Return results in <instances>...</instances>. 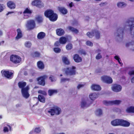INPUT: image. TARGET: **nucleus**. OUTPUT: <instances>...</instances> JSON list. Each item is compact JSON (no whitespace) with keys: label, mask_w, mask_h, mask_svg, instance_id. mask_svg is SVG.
I'll return each instance as SVG.
<instances>
[{"label":"nucleus","mask_w":134,"mask_h":134,"mask_svg":"<svg viewBox=\"0 0 134 134\" xmlns=\"http://www.w3.org/2000/svg\"><path fill=\"white\" fill-rule=\"evenodd\" d=\"M19 88H21V92L23 97L26 98H29L30 94L29 93V91L30 89L29 86H27L25 87L26 85V83L25 82L20 81L18 84Z\"/></svg>","instance_id":"1"},{"label":"nucleus","mask_w":134,"mask_h":134,"mask_svg":"<svg viewBox=\"0 0 134 134\" xmlns=\"http://www.w3.org/2000/svg\"><path fill=\"white\" fill-rule=\"evenodd\" d=\"M44 16L48 18L51 21H56L58 18L57 14L52 9H48L45 11L44 13Z\"/></svg>","instance_id":"2"},{"label":"nucleus","mask_w":134,"mask_h":134,"mask_svg":"<svg viewBox=\"0 0 134 134\" xmlns=\"http://www.w3.org/2000/svg\"><path fill=\"white\" fill-rule=\"evenodd\" d=\"M65 72L68 76H74L76 74V68L74 66L68 67L64 69Z\"/></svg>","instance_id":"3"},{"label":"nucleus","mask_w":134,"mask_h":134,"mask_svg":"<svg viewBox=\"0 0 134 134\" xmlns=\"http://www.w3.org/2000/svg\"><path fill=\"white\" fill-rule=\"evenodd\" d=\"M100 32L98 30L94 29L91 32H88L87 33V35L90 38H92L94 35L97 39H99L100 37Z\"/></svg>","instance_id":"4"},{"label":"nucleus","mask_w":134,"mask_h":134,"mask_svg":"<svg viewBox=\"0 0 134 134\" xmlns=\"http://www.w3.org/2000/svg\"><path fill=\"white\" fill-rule=\"evenodd\" d=\"M48 78V76L46 75L40 76L37 78L38 84L42 86L45 85V80Z\"/></svg>","instance_id":"5"},{"label":"nucleus","mask_w":134,"mask_h":134,"mask_svg":"<svg viewBox=\"0 0 134 134\" xmlns=\"http://www.w3.org/2000/svg\"><path fill=\"white\" fill-rule=\"evenodd\" d=\"M48 112L51 115L53 116L55 114L59 115L61 112V110L60 108L58 107H54L53 108L50 109Z\"/></svg>","instance_id":"6"},{"label":"nucleus","mask_w":134,"mask_h":134,"mask_svg":"<svg viewBox=\"0 0 134 134\" xmlns=\"http://www.w3.org/2000/svg\"><path fill=\"white\" fill-rule=\"evenodd\" d=\"M36 26V24L34 20H30L27 21L26 26L28 30H31L34 29Z\"/></svg>","instance_id":"7"},{"label":"nucleus","mask_w":134,"mask_h":134,"mask_svg":"<svg viewBox=\"0 0 134 134\" xmlns=\"http://www.w3.org/2000/svg\"><path fill=\"white\" fill-rule=\"evenodd\" d=\"M32 5L36 6L40 8H43L44 7V4L40 0H34L31 3Z\"/></svg>","instance_id":"8"},{"label":"nucleus","mask_w":134,"mask_h":134,"mask_svg":"<svg viewBox=\"0 0 134 134\" xmlns=\"http://www.w3.org/2000/svg\"><path fill=\"white\" fill-rule=\"evenodd\" d=\"M1 72L6 78L8 79H12L14 73L9 70L2 71Z\"/></svg>","instance_id":"9"},{"label":"nucleus","mask_w":134,"mask_h":134,"mask_svg":"<svg viewBox=\"0 0 134 134\" xmlns=\"http://www.w3.org/2000/svg\"><path fill=\"white\" fill-rule=\"evenodd\" d=\"M10 60L14 63L17 64L20 62L21 58L18 55H12L10 57Z\"/></svg>","instance_id":"10"},{"label":"nucleus","mask_w":134,"mask_h":134,"mask_svg":"<svg viewBox=\"0 0 134 134\" xmlns=\"http://www.w3.org/2000/svg\"><path fill=\"white\" fill-rule=\"evenodd\" d=\"M121 101L119 100H115L111 101H107V100H104L103 103L104 104L106 105H113L114 104L119 105L121 102Z\"/></svg>","instance_id":"11"},{"label":"nucleus","mask_w":134,"mask_h":134,"mask_svg":"<svg viewBox=\"0 0 134 134\" xmlns=\"http://www.w3.org/2000/svg\"><path fill=\"white\" fill-rule=\"evenodd\" d=\"M101 80L104 82L108 84L111 83L113 81L111 77L107 76L104 75L101 77Z\"/></svg>","instance_id":"12"},{"label":"nucleus","mask_w":134,"mask_h":134,"mask_svg":"<svg viewBox=\"0 0 134 134\" xmlns=\"http://www.w3.org/2000/svg\"><path fill=\"white\" fill-rule=\"evenodd\" d=\"M127 23L129 24V26H130V34L132 35V31L134 28V18H131L128 19Z\"/></svg>","instance_id":"13"},{"label":"nucleus","mask_w":134,"mask_h":134,"mask_svg":"<svg viewBox=\"0 0 134 134\" xmlns=\"http://www.w3.org/2000/svg\"><path fill=\"white\" fill-rule=\"evenodd\" d=\"M32 13V11L29 8H26L23 12V13L24 15V18L26 19L28 18L29 16L28 15L26 16L25 14H27L31 15Z\"/></svg>","instance_id":"14"},{"label":"nucleus","mask_w":134,"mask_h":134,"mask_svg":"<svg viewBox=\"0 0 134 134\" xmlns=\"http://www.w3.org/2000/svg\"><path fill=\"white\" fill-rule=\"evenodd\" d=\"M122 88V87L120 85L116 84L113 85L112 88V90L116 92L120 91Z\"/></svg>","instance_id":"15"},{"label":"nucleus","mask_w":134,"mask_h":134,"mask_svg":"<svg viewBox=\"0 0 134 134\" xmlns=\"http://www.w3.org/2000/svg\"><path fill=\"white\" fill-rule=\"evenodd\" d=\"M130 125V123L125 120L120 119V126L125 127H129Z\"/></svg>","instance_id":"16"},{"label":"nucleus","mask_w":134,"mask_h":134,"mask_svg":"<svg viewBox=\"0 0 134 134\" xmlns=\"http://www.w3.org/2000/svg\"><path fill=\"white\" fill-rule=\"evenodd\" d=\"M73 59L75 62L76 63H79L82 62V59L80 57L79 55L75 54L73 56Z\"/></svg>","instance_id":"17"},{"label":"nucleus","mask_w":134,"mask_h":134,"mask_svg":"<svg viewBox=\"0 0 134 134\" xmlns=\"http://www.w3.org/2000/svg\"><path fill=\"white\" fill-rule=\"evenodd\" d=\"M67 29L68 31L74 33L76 34H77L79 32V30L71 26H68L67 27Z\"/></svg>","instance_id":"18"},{"label":"nucleus","mask_w":134,"mask_h":134,"mask_svg":"<svg viewBox=\"0 0 134 134\" xmlns=\"http://www.w3.org/2000/svg\"><path fill=\"white\" fill-rule=\"evenodd\" d=\"M120 119H116L111 122V124L113 126H120Z\"/></svg>","instance_id":"19"},{"label":"nucleus","mask_w":134,"mask_h":134,"mask_svg":"<svg viewBox=\"0 0 134 134\" xmlns=\"http://www.w3.org/2000/svg\"><path fill=\"white\" fill-rule=\"evenodd\" d=\"M57 35L59 36L63 35L65 33L64 30L62 28L57 29L56 30Z\"/></svg>","instance_id":"20"},{"label":"nucleus","mask_w":134,"mask_h":134,"mask_svg":"<svg viewBox=\"0 0 134 134\" xmlns=\"http://www.w3.org/2000/svg\"><path fill=\"white\" fill-rule=\"evenodd\" d=\"M37 66L38 69L42 70L44 69L45 68L44 65L43 63L41 61H39L37 62Z\"/></svg>","instance_id":"21"},{"label":"nucleus","mask_w":134,"mask_h":134,"mask_svg":"<svg viewBox=\"0 0 134 134\" xmlns=\"http://www.w3.org/2000/svg\"><path fill=\"white\" fill-rule=\"evenodd\" d=\"M91 87L92 90L94 91H100L101 89V88L99 85H97L93 84Z\"/></svg>","instance_id":"22"},{"label":"nucleus","mask_w":134,"mask_h":134,"mask_svg":"<svg viewBox=\"0 0 134 134\" xmlns=\"http://www.w3.org/2000/svg\"><path fill=\"white\" fill-rule=\"evenodd\" d=\"M17 35L15 37V39L18 40L21 38L23 36V34L22 32L20 29H17Z\"/></svg>","instance_id":"23"},{"label":"nucleus","mask_w":134,"mask_h":134,"mask_svg":"<svg viewBox=\"0 0 134 134\" xmlns=\"http://www.w3.org/2000/svg\"><path fill=\"white\" fill-rule=\"evenodd\" d=\"M48 95L51 96L57 94L58 91L57 90L49 89L48 90Z\"/></svg>","instance_id":"24"},{"label":"nucleus","mask_w":134,"mask_h":134,"mask_svg":"<svg viewBox=\"0 0 134 134\" xmlns=\"http://www.w3.org/2000/svg\"><path fill=\"white\" fill-rule=\"evenodd\" d=\"M99 94L96 93H93L89 95V97L92 100H94L98 97Z\"/></svg>","instance_id":"25"},{"label":"nucleus","mask_w":134,"mask_h":134,"mask_svg":"<svg viewBox=\"0 0 134 134\" xmlns=\"http://www.w3.org/2000/svg\"><path fill=\"white\" fill-rule=\"evenodd\" d=\"M7 5L8 7L11 9H14L15 7V4L11 1L8 2L7 3Z\"/></svg>","instance_id":"26"},{"label":"nucleus","mask_w":134,"mask_h":134,"mask_svg":"<svg viewBox=\"0 0 134 134\" xmlns=\"http://www.w3.org/2000/svg\"><path fill=\"white\" fill-rule=\"evenodd\" d=\"M58 9L59 11L63 14L65 15L68 13L67 9L64 7H59Z\"/></svg>","instance_id":"27"},{"label":"nucleus","mask_w":134,"mask_h":134,"mask_svg":"<svg viewBox=\"0 0 134 134\" xmlns=\"http://www.w3.org/2000/svg\"><path fill=\"white\" fill-rule=\"evenodd\" d=\"M46 36L45 33L42 32L39 33L37 35V38L39 39H42L44 38Z\"/></svg>","instance_id":"28"},{"label":"nucleus","mask_w":134,"mask_h":134,"mask_svg":"<svg viewBox=\"0 0 134 134\" xmlns=\"http://www.w3.org/2000/svg\"><path fill=\"white\" fill-rule=\"evenodd\" d=\"M124 31V29H121V28H118L117 30V36L119 37L120 36H123Z\"/></svg>","instance_id":"29"},{"label":"nucleus","mask_w":134,"mask_h":134,"mask_svg":"<svg viewBox=\"0 0 134 134\" xmlns=\"http://www.w3.org/2000/svg\"><path fill=\"white\" fill-rule=\"evenodd\" d=\"M59 41L60 44H65L67 42V38L65 37L62 36L59 38Z\"/></svg>","instance_id":"30"},{"label":"nucleus","mask_w":134,"mask_h":134,"mask_svg":"<svg viewBox=\"0 0 134 134\" xmlns=\"http://www.w3.org/2000/svg\"><path fill=\"white\" fill-rule=\"evenodd\" d=\"M38 100L41 102L44 103L46 102V99L41 94H39L38 96Z\"/></svg>","instance_id":"31"},{"label":"nucleus","mask_w":134,"mask_h":134,"mask_svg":"<svg viewBox=\"0 0 134 134\" xmlns=\"http://www.w3.org/2000/svg\"><path fill=\"white\" fill-rule=\"evenodd\" d=\"M62 60L63 63L65 65H68L70 63V62L68 58L66 57L63 56Z\"/></svg>","instance_id":"32"},{"label":"nucleus","mask_w":134,"mask_h":134,"mask_svg":"<svg viewBox=\"0 0 134 134\" xmlns=\"http://www.w3.org/2000/svg\"><path fill=\"white\" fill-rule=\"evenodd\" d=\"M40 53L36 51L31 54V55L33 58L39 57L40 55Z\"/></svg>","instance_id":"33"},{"label":"nucleus","mask_w":134,"mask_h":134,"mask_svg":"<svg viewBox=\"0 0 134 134\" xmlns=\"http://www.w3.org/2000/svg\"><path fill=\"white\" fill-rule=\"evenodd\" d=\"M126 111L128 113H134V107L131 106L127 108Z\"/></svg>","instance_id":"34"},{"label":"nucleus","mask_w":134,"mask_h":134,"mask_svg":"<svg viewBox=\"0 0 134 134\" xmlns=\"http://www.w3.org/2000/svg\"><path fill=\"white\" fill-rule=\"evenodd\" d=\"M90 104H87V102L83 100H82L81 103V107L82 108H83L85 107H88L90 106Z\"/></svg>","instance_id":"35"},{"label":"nucleus","mask_w":134,"mask_h":134,"mask_svg":"<svg viewBox=\"0 0 134 134\" xmlns=\"http://www.w3.org/2000/svg\"><path fill=\"white\" fill-rule=\"evenodd\" d=\"M38 93L42 94L43 96H46L47 95V93L45 91L40 90L38 91Z\"/></svg>","instance_id":"36"},{"label":"nucleus","mask_w":134,"mask_h":134,"mask_svg":"<svg viewBox=\"0 0 134 134\" xmlns=\"http://www.w3.org/2000/svg\"><path fill=\"white\" fill-rule=\"evenodd\" d=\"M36 19L38 23H41L43 21V19L42 17L40 16H38L36 18Z\"/></svg>","instance_id":"37"},{"label":"nucleus","mask_w":134,"mask_h":134,"mask_svg":"<svg viewBox=\"0 0 134 134\" xmlns=\"http://www.w3.org/2000/svg\"><path fill=\"white\" fill-rule=\"evenodd\" d=\"M72 45L71 43H69L66 45V49L67 50H69L72 49Z\"/></svg>","instance_id":"38"},{"label":"nucleus","mask_w":134,"mask_h":134,"mask_svg":"<svg viewBox=\"0 0 134 134\" xmlns=\"http://www.w3.org/2000/svg\"><path fill=\"white\" fill-rule=\"evenodd\" d=\"M96 114L99 116H100L102 114V110L100 109H98L96 110Z\"/></svg>","instance_id":"39"},{"label":"nucleus","mask_w":134,"mask_h":134,"mask_svg":"<svg viewBox=\"0 0 134 134\" xmlns=\"http://www.w3.org/2000/svg\"><path fill=\"white\" fill-rule=\"evenodd\" d=\"M118 6L119 7L122 8L126 5V4L124 2H120L118 3L117 4Z\"/></svg>","instance_id":"40"},{"label":"nucleus","mask_w":134,"mask_h":134,"mask_svg":"<svg viewBox=\"0 0 134 134\" xmlns=\"http://www.w3.org/2000/svg\"><path fill=\"white\" fill-rule=\"evenodd\" d=\"M79 52L81 55L83 54L85 55L86 54V51L83 49L79 50Z\"/></svg>","instance_id":"41"},{"label":"nucleus","mask_w":134,"mask_h":134,"mask_svg":"<svg viewBox=\"0 0 134 134\" xmlns=\"http://www.w3.org/2000/svg\"><path fill=\"white\" fill-rule=\"evenodd\" d=\"M31 45L32 44L29 41L26 42L25 44V46L28 48L30 47Z\"/></svg>","instance_id":"42"},{"label":"nucleus","mask_w":134,"mask_h":134,"mask_svg":"<svg viewBox=\"0 0 134 134\" xmlns=\"http://www.w3.org/2000/svg\"><path fill=\"white\" fill-rule=\"evenodd\" d=\"M54 51L56 53H59L60 52L61 50L59 48H53Z\"/></svg>","instance_id":"43"},{"label":"nucleus","mask_w":134,"mask_h":134,"mask_svg":"<svg viewBox=\"0 0 134 134\" xmlns=\"http://www.w3.org/2000/svg\"><path fill=\"white\" fill-rule=\"evenodd\" d=\"M86 44L88 46H93V43L90 41H88L86 42Z\"/></svg>","instance_id":"44"},{"label":"nucleus","mask_w":134,"mask_h":134,"mask_svg":"<svg viewBox=\"0 0 134 134\" xmlns=\"http://www.w3.org/2000/svg\"><path fill=\"white\" fill-rule=\"evenodd\" d=\"M70 79L69 78H62L61 79V81L63 82H65L66 81H69Z\"/></svg>","instance_id":"45"},{"label":"nucleus","mask_w":134,"mask_h":134,"mask_svg":"<svg viewBox=\"0 0 134 134\" xmlns=\"http://www.w3.org/2000/svg\"><path fill=\"white\" fill-rule=\"evenodd\" d=\"M5 6L3 4H0V12L2 11L4 9Z\"/></svg>","instance_id":"46"},{"label":"nucleus","mask_w":134,"mask_h":134,"mask_svg":"<svg viewBox=\"0 0 134 134\" xmlns=\"http://www.w3.org/2000/svg\"><path fill=\"white\" fill-rule=\"evenodd\" d=\"M102 58V56L101 55L100 53H98L97 55L96 56V59L98 60Z\"/></svg>","instance_id":"47"},{"label":"nucleus","mask_w":134,"mask_h":134,"mask_svg":"<svg viewBox=\"0 0 134 134\" xmlns=\"http://www.w3.org/2000/svg\"><path fill=\"white\" fill-rule=\"evenodd\" d=\"M49 79L52 82H53L55 80L54 76L52 75H51L50 76Z\"/></svg>","instance_id":"48"},{"label":"nucleus","mask_w":134,"mask_h":134,"mask_svg":"<svg viewBox=\"0 0 134 134\" xmlns=\"http://www.w3.org/2000/svg\"><path fill=\"white\" fill-rule=\"evenodd\" d=\"M34 131L36 133H39L41 131V130L40 128L36 127Z\"/></svg>","instance_id":"49"},{"label":"nucleus","mask_w":134,"mask_h":134,"mask_svg":"<svg viewBox=\"0 0 134 134\" xmlns=\"http://www.w3.org/2000/svg\"><path fill=\"white\" fill-rule=\"evenodd\" d=\"M3 131L4 132H8L9 131V129L7 127H4Z\"/></svg>","instance_id":"50"},{"label":"nucleus","mask_w":134,"mask_h":134,"mask_svg":"<svg viewBox=\"0 0 134 134\" xmlns=\"http://www.w3.org/2000/svg\"><path fill=\"white\" fill-rule=\"evenodd\" d=\"M60 43L59 41H57L55 43L54 46L55 47H59L60 45Z\"/></svg>","instance_id":"51"},{"label":"nucleus","mask_w":134,"mask_h":134,"mask_svg":"<svg viewBox=\"0 0 134 134\" xmlns=\"http://www.w3.org/2000/svg\"><path fill=\"white\" fill-rule=\"evenodd\" d=\"M84 85L83 84H79L77 86V88L78 89H79L81 87H83Z\"/></svg>","instance_id":"52"},{"label":"nucleus","mask_w":134,"mask_h":134,"mask_svg":"<svg viewBox=\"0 0 134 134\" xmlns=\"http://www.w3.org/2000/svg\"><path fill=\"white\" fill-rule=\"evenodd\" d=\"M129 74L130 75H134V70L133 71H130L129 72Z\"/></svg>","instance_id":"53"},{"label":"nucleus","mask_w":134,"mask_h":134,"mask_svg":"<svg viewBox=\"0 0 134 134\" xmlns=\"http://www.w3.org/2000/svg\"><path fill=\"white\" fill-rule=\"evenodd\" d=\"M73 6H74V4L72 2H71L69 4V6L70 8L72 7Z\"/></svg>","instance_id":"54"},{"label":"nucleus","mask_w":134,"mask_h":134,"mask_svg":"<svg viewBox=\"0 0 134 134\" xmlns=\"http://www.w3.org/2000/svg\"><path fill=\"white\" fill-rule=\"evenodd\" d=\"M106 4V2L101 3L99 4V5L101 7H102V6H103L105 5Z\"/></svg>","instance_id":"55"},{"label":"nucleus","mask_w":134,"mask_h":134,"mask_svg":"<svg viewBox=\"0 0 134 134\" xmlns=\"http://www.w3.org/2000/svg\"><path fill=\"white\" fill-rule=\"evenodd\" d=\"M114 58L117 60L120 59V58H119V57L117 55H116L114 57Z\"/></svg>","instance_id":"56"},{"label":"nucleus","mask_w":134,"mask_h":134,"mask_svg":"<svg viewBox=\"0 0 134 134\" xmlns=\"http://www.w3.org/2000/svg\"><path fill=\"white\" fill-rule=\"evenodd\" d=\"M6 125H7V126H8V127H9V130L10 131H11V130H12V127L10 126V125H8V124H7Z\"/></svg>","instance_id":"57"},{"label":"nucleus","mask_w":134,"mask_h":134,"mask_svg":"<svg viewBox=\"0 0 134 134\" xmlns=\"http://www.w3.org/2000/svg\"><path fill=\"white\" fill-rule=\"evenodd\" d=\"M14 13V12H8V13L6 14V15H8L9 14H11Z\"/></svg>","instance_id":"58"},{"label":"nucleus","mask_w":134,"mask_h":134,"mask_svg":"<svg viewBox=\"0 0 134 134\" xmlns=\"http://www.w3.org/2000/svg\"><path fill=\"white\" fill-rule=\"evenodd\" d=\"M131 82L132 83H134V76L133 77L131 80Z\"/></svg>","instance_id":"59"},{"label":"nucleus","mask_w":134,"mask_h":134,"mask_svg":"<svg viewBox=\"0 0 134 134\" xmlns=\"http://www.w3.org/2000/svg\"><path fill=\"white\" fill-rule=\"evenodd\" d=\"M130 44V43H127L126 44V47H129Z\"/></svg>","instance_id":"60"},{"label":"nucleus","mask_w":134,"mask_h":134,"mask_svg":"<svg viewBox=\"0 0 134 134\" xmlns=\"http://www.w3.org/2000/svg\"><path fill=\"white\" fill-rule=\"evenodd\" d=\"M120 61H121V60L120 59V60H118V61L119 63L120 64H122H122L120 62Z\"/></svg>","instance_id":"61"},{"label":"nucleus","mask_w":134,"mask_h":134,"mask_svg":"<svg viewBox=\"0 0 134 134\" xmlns=\"http://www.w3.org/2000/svg\"><path fill=\"white\" fill-rule=\"evenodd\" d=\"M24 74L25 75H27V72L25 71V72H24Z\"/></svg>","instance_id":"62"},{"label":"nucleus","mask_w":134,"mask_h":134,"mask_svg":"<svg viewBox=\"0 0 134 134\" xmlns=\"http://www.w3.org/2000/svg\"><path fill=\"white\" fill-rule=\"evenodd\" d=\"M2 33L1 31L0 30V36L2 35Z\"/></svg>","instance_id":"63"},{"label":"nucleus","mask_w":134,"mask_h":134,"mask_svg":"<svg viewBox=\"0 0 134 134\" xmlns=\"http://www.w3.org/2000/svg\"><path fill=\"white\" fill-rule=\"evenodd\" d=\"M20 106V105H19V104H17V105H16V107H19V106Z\"/></svg>","instance_id":"64"}]
</instances>
